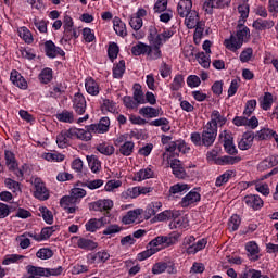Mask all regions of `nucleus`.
I'll return each instance as SVG.
<instances>
[{
  "instance_id": "423d86ee",
  "label": "nucleus",
  "mask_w": 278,
  "mask_h": 278,
  "mask_svg": "<svg viewBox=\"0 0 278 278\" xmlns=\"http://www.w3.org/2000/svg\"><path fill=\"white\" fill-rule=\"evenodd\" d=\"M73 110L78 116H81L83 114H86V108H88L86 102V97L81 94L80 92H77L74 94L73 100Z\"/></svg>"
},
{
  "instance_id": "f3484780",
  "label": "nucleus",
  "mask_w": 278,
  "mask_h": 278,
  "mask_svg": "<svg viewBox=\"0 0 278 278\" xmlns=\"http://www.w3.org/2000/svg\"><path fill=\"white\" fill-rule=\"evenodd\" d=\"M10 80L13 86H16V88H20L21 90H27L28 88L27 80L16 70L11 72Z\"/></svg>"
},
{
  "instance_id": "c03bdc74",
  "label": "nucleus",
  "mask_w": 278,
  "mask_h": 278,
  "mask_svg": "<svg viewBox=\"0 0 278 278\" xmlns=\"http://www.w3.org/2000/svg\"><path fill=\"white\" fill-rule=\"evenodd\" d=\"M260 105L262 110H270V108H273V93L265 92L264 96L260 99Z\"/></svg>"
},
{
  "instance_id": "72a5a7b5",
  "label": "nucleus",
  "mask_w": 278,
  "mask_h": 278,
  "mask_svg": "<svg viewBox=\"0 0 278 278\" xmlns=\"http://www.w3.org/2000/svg\"><path fill=\"white\" fill-rule=\"evenodd\" d=\"M242 157L240 156H229L224 155L220 156L219 160H217V166H232L233 164H238V162H241Z\"/></svg>"
},
{
  "instance_id": "864d4df0",
  "label": "nucleus",
  "mask_w": 278,
  "mask_h": 278,
  "mask_svg": "<svg viewBox=\"0 0 278 278\" xmlns=\"http://www.w3.org/2000/svg\"><path fill=\"white\" fill-rule=\"evenodd\" d=\"M97 151H99V153H101L102 155H113L114 146L108 142H102L97 146Z\"/></svg>"
},
{
  "instance_id": "a878e982",
  "label": "nucleus",
  "mask_w": 278,
  "mask_h": 278,
  "mask_svg": "<svg viewBox=\"0 0 278 278\" xmlns=\"http://www.w3.org/2000/svg\"><path fill=\"white\" fill-rule=\"evenodd\" d=\"M252 27L256 31H266V29H273L275 27V22L273 20L257 18L253 22Z\"/></svg>"
},
{
  "instance_id": "37998d69",
  "label": "nucleus",
  "mask_w": 278,
  "mask_h": 278,
  "mask_svg": "<svg viewBox=\"0 0 278 278\" xmlns=\"http://www.w3.org/2000/svg\"><path fill=\"white\" fill-rule=\"evenodd\" d=\"M101 110L104 114H108V112H110L111 114H116L117 112L115 102L110 99H104L102 101Z\"/></svg>"
},
{
  "instance_id": "473e14b6",
  "label": "nucleus",
  "mask_w": 278,
  "mask_h": 278,
  "mask_svg": "<svg viewBox=\"0 0 278 278\" xmlns=\"http://www.w3.org/2000/svg\"><path fill=\"white\" fill-rule=\"evenodd\" d=\"M188 190H190V185L178 182L169 188V194H173V197H177V194H186Z\"/></svg>"
},
{
  "instance_id": "c756f323",
  "label": "nucleus",
  "mask_w": 278,
  "mask_h": 278,
  "mask_svg": "<svg viewBox=\"0 0 278 278\" xmlns=\"http://www.w3.org/2000/svg\"><path fill=\"white\" fill-rule=\"evenodd\" d=\"M201 22L199 21V13L197 11H191L188 15L185 16V25L188 29H194L197 25Z\"/></svg>"
},
{
  "instance_id": "052dcab7",
  "label": "nucleus",
  "mask_w": 278,
  "mask_h": 278,
  "mask_svg": "<svg viewBox=\"0 0 278 278\" xmlns=\"http://www.w3.org/2000/svg\"><path fill=\"white\" fill-rule=\"evenodd\" d=\"M125 74V60H121L116 65L113 67V77L115 79H121Z\"/></svg>"
},
{
  "instance_id": "e2e57ef3",
  "label": "nucleus",
  "mask_w": 278,
  "mask_h": 278,
  "mask_svg": "<svg viewBox=\"0 0 278 278\" xmlns=\"http://www.w3.org/2000/svg\"><path fill=\"white\" fill-rule=\"evenodd\" d=\"M39 212L47 225H53V213L47 206L39 207Z\"/></svg>"
},
{
  "instance_id": "20e7f679",
  "label": "nucleus",
  "mask_w": 278,
  "mask_h": 278,
  "mask_svg": "<svg viewBox=\"0 0 278 278\" xmlns=\"http://www.w3.org/2000/svg\"><path fill=\"white\" fill-rule=\"evenodd\" d=\"M71 140H81L83 142H90L92 140V130L86 126L84 128L72 127L68 129Z\"/></svg>"
},
{
  "instance_id": "4d7b16f0",
  "label": "nucleus",
  "mask_w": 278,
  "mask_h": 278,
  "mask_svg": "<svg viewBox=\"0 0 278 278\" xmlns=\"http://www.w3.org/2000/svg\"><path fill=\"white\" fill-rule=\"evenodd\" d=\"M119 51H121V48H118V43H116V42L109 43L108 56L112 62H114V60H116V58H118Z\"/></svg>"
},
{
  "instance_id": "2eb2a0df",
  "label": "nucleus",
  "mask_w": 278,
  "mask_h": 278,
  "mask_svg": "<svg viewBox=\"0 0 278 278\" xmlns=\"http://www.w3.org/2000/svg\"><path fill=\"white\" fill-rule=\"evenodd\" d=\"M114 207V201L111 199H101L90 204V208L94 212H108Z\"/></svg>"
},
{
  "instance_id": "bf43d9fd",
  "label": "nucleus",
  "mask_w": 278,
  "mask_h": 278,
  "mask_svg": "<svg viewBox=\"0 0 278 278\" xmlns=\"http://www.w3.org/2000/svg\"><path fill=\"white\" fill-rule=\"evenodd\" d=\"M134 147H136L134 141H126L119 147V153L128 157V155H131V153H134Z\"/></svg>"
},
{
  "instance_id": "6e6d98bb",
  "label": "nucleus",
  "mask_w": 278,
  "mask_h": 278,
  "mask_svg": "<svg viewBox=\"0 0 278 278\" xmlns=\"http://www.w3.org/2000/svg\"><path fill=\"white\" fill-rule=\"evenodd\" d=\"M238 12L240 14L239 25H244L247 18H249V5L247 3L240 4L238 7Z\"/></svg>"
},
{
  "instance_id": "6e6552de",
  "label": "nucleus",
  "mask_w": 278,
  "mask_h": 278,
  "mask_svg": "<svg viewBox=\"0 0 278 278\" xmlns=\"http://www.w3.org/2000/svg\"><path fill=\"white\" fill-rule=\"evenodd\" d=\"M34 197L39 199V201H47L49 199V189L45 186V182L40 178H35L34 180Z\"/></svg>"
},
{
  "instance_id": "4c0bfd02",
  "label": "nucleus",
  "mask_w": 278,
  "mask_h": 278,
  "mask_svg": "<svg viewBox=\"0 0 278 278\" xmlns=\"http://www.w3.org/2000/svg\"><path fill=\"white\" fill-rule=\"evenodd\" d=\"M25 260L24 255L20 254H7L2 261L3 266H10L11 264H21Z\"/></svg>"
},
{
  "instance_id": "680f3d73",
  "label": "nucleus",
  "mask_w": 278,
  "mask_h": 278,
  "mask_svg": "<svg viewBox=\"0 0 278 278\" xmlns=\"http://www.w3.org/2000/svg\"><path fill=\"white\" fill-rule=\"evenodd\" d=\"M87 161L91 173H99L101 170V161L97 156H87Z\"/></svg>"
},
{
  "instance_id": "de8ad7c7",
  "label": "nucleus",
  "mask_w": 278,
  "mask_h": 278,
  "mask_svg": "<svg viewBox=\"0 0 278 278\" xmlns=\"http://www.w3.org/2000/svg\"><path fill=\"white\" fill-rule=\"evenodd\" d=\"M231 177H233V170H226L224 174L216 178L215 186L217 188L225 186V184H227Z\"/></svg>"
},
{
  "instance_id": "6ab92c4d",
  "label": "nucleus",
  "mask_w": 278,
  "mask_h": 278,
  "mask_svg": "<svg viewBox=\"0 0 278 278\" xmlns=\"http://www.w3.org/2000/svg\"><path fill=\"white\" fill-rule=\"evenodd\" d=\"M243 203H245L248 207H252V210H262V207L264 206V201L262 200V198L255 194L245 195L243 199Z\"/></svg>"
},
{
  "instance_id": "0eeeda50",
  "label": "nucleus",
  "mask_w": 278,
  "mask_h": 278,
  "mask_svg": "<svg viewBox=\"0 0 278 278\" xmlns=\"http://www.w3.org/2000/svg\"><path fill=\"white\" fill-rule=\"evenodd\" d=\"M201 201V193L197 190L189 191L179 202L182 207H194Z\"/></svg>"
},
{
  "instance_id": "a19ab883",
  "label": "nucleus",
  "mask_w": 278,
  "mask_h": 278,
  "mask_svg": "<svg viewBox=\"0 0 278 278\" xmlns=\"http://www.w3.org/2000/svg\"><path fill=\"white\" fill-rule=\"evenodd\" d=\"M68 140H71V135L68 130L62 131L56 136V144L59 149H66L68 147Z\"/></svg>"
},
{
  "instance_id": "c85d7f7f",
  "label": "nucleus",
  "mask_w": 278,
  "mask_h": 278,
  "mask_svg": "<svg viewBox=\"0 0 278 278\" xmlns=\"http://www.w3.org/2000/svg\"><path fill=\"white\" fill-rule=\"evenodd\" d=\"M245 250L248 251V255L252 262H257V260H260V247L255 241H249L245 244Z\"/></svg>"
},
{
  "instance_id": "5701e85b",
  "label": "nucleus",
  "mask_w": 278,
  "mask_h": 278,
  "mask_svg": "<svg viewBox=\"0 0 278 278\" xmlns=\"http://www.w3.org/2000/svg\"><path fill=\"white\" fill-rule=\"evenodd\" d=\"M243 45L244 43L242 42V40L236 38L235 35L224 40V47H226L228 51H231L232 53H236L237 51H239V49H242Z\"/></svg>"
},
{
  "instance_id": "58836bf2",
  "label": "nucleus",
  "mask_w": 278,
  "mask_h": 278,
  "mask_svg": "<svg viewBox=\"0 0 278 278\" xmlns=\"http://www.w3.org/2000/svg\"><path fill=\"white\" fill-rule=\"evenodd\" d=\"M125 267L128 270L129 277H136V275H138V273H140L142 268L140 267V264L136 263V261L132 260L125 261Z\"/></svg>"
},
{
  "instance_id": "ddd939ff",
  "label": "nucleus",
  "mask_w": 278,
  "mask_h": 278,
  "mask_svg": "<svg viewBox=\"0 0 278 278\" xmlns=\"http://www.w3.org/2000/svg\"><path fill=\"white\" fill-rule=\"evenodd\" d=\"M144 210L142 208L128 211L127 214L122 217L123 225H134V223H138V220H140V216H142Z\"/></svg>"
},
{
  "instance_id": "aec40b11",
  "label": "nucleus",
  "mask_w": 278,
  "mask_h": 278,
  "mask_svg": "<svg viewBox=\"0 0 278 278\" xmlns=\"http://www.w3.org/2000/svg\"><path fill=\"white\" fill-rule=\"evenodd\" d=\"M140 116L143 118H157V116H162V108H153V106H142L139 110Z\"/></svg>"
},
{
  "instance_id": "bb28decb",
  "label": "nucleus",
  "mask_w": 278,
  "mask_h": 278,
  "mask_svg": "<svg viewBox=\"0 0 278 278\" xmlns=\"http://www.w3.org/2000/svg\"><path fill=\"white\" fill-rule=\"evenodd\" d=\"M113 29L117 36H121L122 38H125L127 36V25L121 17L115 16L113 18Z\"/></svg>"
},
{
  "instance_id": "412c9836",
  "label": "nucleus",
  "mask_w": 278,
  "mask_h": 278,
  "mask_svg": "<svg viewBox=\"0 0 278 278\" xmlns=\"http://www.w3.org/2000/svg\"><path fill=\"white\" fill-rule=\"evenodd\" d=\"M153 177H155V170H153L152 166H148L135 173L132 179L134 181H144L146 179H153Z\"/></svg>"
},
{
  "instance_id": "7c9ffc66",
  "label": "nucleus",
  "mask_w": 278,
  "mask_h": 278,
  "mask_svg": "<svg viewBox=\"0 0 278 278\" xmlns=\"http://www.w3.org/2000/svg\"><path fill=\"white\" fill-rule=\"evenodd\" d=\"M151 127H161V130L164 134H167V131H170V121L166 117H160L157 119L150 122Z\"/></svg>"
},
{
  "instance_id": "f8f14e48",
  "label": "nucleus",
  "mask_w": 278,
  "mask_h": 278,
  "mask_svg": "<svg viewBox=\"0 0 278 278\" xmlns=\"http://www.w3.org/2000/svg\"><path fill=\"white\" fill-rule=\"evenodd\" d=\"M72 240L74 242L76 241L78 249H83L84 251H94V249L99 247V244L93 240H90L84 237L74 236Z\"/></svg>"
},
{
  "instance_id": "f03ea898",
  "label": "nucleus",
  "mask_w": 278,
  "mask_h": 278,
  "mask_svg": "<svg viewBox=\"0 0 278 278\" xmlns=\"http://www.w3.org/2000/svg\"><path fill=\"white\" fill-rule=\"evenodd\" d=\"M181 238V233L172 232L168 236H159L152 239L148 247L151 248L155 253H160L163 249H168V247H173V244H177L179 239Z\"/></svg>"
},
{
  "instance_id": "f257e3e1",
  "label": "nucleus",
  "mask_w": 278,
  "mask_h": 278,
  "mask_svg": "<svg viewBox=\"0 0 278 278\" xmlns=\"http://www.w3.org/2000/svg\"><path fill=\"white\" fill-rule=\"evenodd\" d=\"M216 136H218V130L212 128L210 124H205L202 134L192 132L190 140L195 147H212L216 142Z\"/></svg>"
},
{
  "instance_id": "a211bd4d",
  "label": "nucleus",
  "mask_w": 278,
  "mask_h": 278,
  "mask_svg": "<svg viewBox=\"0 0 278 278\" xmlns=\"http://www.w3.org/2000/svg\"><path fill=\"white\" fill-rule=\"evenodd\" d=\"M89 264H105L110 260V253L105 250L99 251L87 256Z\"/></svg>"
},
{
  "instance_id": "ea45409f",
  "label": "nucleus",
  "mask_w": 278,
  "mask_h": 278,
  "mask_svg": "<svg viewBox=\"0 0 278 278\" xmlns=\"http://www.w3.org/2000/svg\"><path fill=\"white\" fill-rule=\"evenodd\" d=\"M4 157H5V164L9 170H16V166H18V163L16 162V156H14L12 151L5 150Z\"/></svg>"
},
{
  "instance_id": "49530a36",
  "label": "nucleus",
  "mask_w": 278,
  "mask_h": 278,
  "mask_svg": "<svg viewBox=\"0 0 278 278\" xmlns=\"http://www.w3.org/2000/svg\"><path fill=\"white\" fill-rule=\"evenodd\" d=\"M81 36H83L84 42H86L88 45H90V42H94L97 40V36L94 35V31L89 27L83 28Z\"/></svg>"
},
{
  "instance_id": "393cba45",
  "label": "nucleus",
  "mask_w": 278,
  "mask_h": 278,
  "mask_svg": "<svg viewBox=\"0 0 278 278\" xmlns=\"http://www.w3.org/2000/svg\"><path fill=\"white\" fill-rule=\"evenodd\" d=\"M178 16L186 18L192 12V0H180L177 5Z\"/></svg>"
},
{
  "instance_id": "3c124183",
  "label": "nucleus",
  "mask_w": 278,
  "mask_h": 278,
  "mask_svg": "<svg viewBox=\"0 0 278 278\" xmlns=\"http://www.w3.org/2000/svg\"><path fill=\"white\" fill-rule=\"evenodd\" d=\"M148 51L149 46L142 42H138L131 48L132 55H147Z\"/></svg>"
},
{
  "instance_id": "79ce46f5",
  "label": "nucleus",
  "mask_w": 278,
  "mask_h": 278,
  "mask_svg": "<svg viewBox=\"0 0 278 278\" xmlns=\"http://www.w3.org/2000/svg\"><path fill=\"white\" fill-rule=\"evenodd\" d=\"M17 34H18L20 38H22V40H24V42H26V45H31V42H34V37L31 36V31L28 30L27 27L22 26V27L17 28Z\"/></svg>"
},
{
  "instance_id": "b1692460",
  "label": "nucleus",
  "mask_w": 278,
  "mask_h": 278,
  "mask_svg": "<svg viewBox=\"0 0 278 278\" xmlns=\"http://www.w3.org/2000/svg\"><path fill=\"white\" fill-rule=\"evenodd\" d=\"M85 88L88 94L91 97H98L99 92H101V87L99 86V83L94 80L92 77H88L85 79Z\"/></svg>"
},
{
  "instance_id": "8fccbe9b",
  "label": "nucleus",
  "mask_w": 278,
  "mask_h": 278,
  "mask_svg": "<svg viewBox=\"0 0 278 278\" xmlns=\"http://www.w3.org/2000/svg\"><path fill=\"white\" fill-rule=\"evenodd\" d=\"M173 216H179V211L166 210V211L159 213L155 216V218L159 222H164V220H170V218H173Z\"/></svg>"
},
{
  "instance_id": "774afa93",
  "label": "nucleus",
  "mask_w": 278,
  "mask_h": 278,
  "mask_svg": "<svg viewBox=\"0 0 278 278\" xmlns=\"http://www.w3.org/2000/svg\"><path fill=\"white\" fill-rule=\"evenodd\" d=\"M36 257H38V260H51V257H53V250L41 248L37 251Z\"/></svg>"
},
{
  "instance_id": "9d476101",
  "label": "nucleus",
  "mask_w": 278,
  "mask_h": 278,
  "mask_svg": "<svg viewBox=\"0 0 278 278\" xmlns=\"http://www.w3.org/2000/svg\"><path fill=\"white\" fill-rule=\"evenodd\" d=\"M45 51H46V55L51 59L58 58V55H60L61 58H64V55H66L64 50L55 46V43L51 40H48L45 42Z\"/></svg>"
},
{
  "instance_id": "dca6fc26",
  "label": "nucleus",
  "mask_w": 278,
  "mask_h": 278,
  "mask_svg": "<svg viewBox=\"0 0 278 278\" xmlns=\"http://www.w3.org/2000/svg\"><path fill=\"white\" fill-rule=\"evenodd\" d=\"M60 205L63 210L67 211V214H75V212H77V202L72 194L61 198Z\"/></svg>"
},
{
  "instance_id": "c9c22d12",
  "label": "nucleus",
  "mask_w": 278,
  "mask_h": 278,
  "mask_svg": "<svg viewBox=\"0 0 278 278\" xmlns=\"http://www.w3.org/2000/svg\"><path fill=\"white\" fill-rule=\"evenodd\" d=\"M160 210H162V202L160 201L151 202L146 207V218L149 219L152 216H155V214L160 212Z\"/></svg>"
},
{
  "instance_id": "69168bd1",
  "label": "nucleus",
  "mask_w": 278,
  "mask_h": 278,
  "mask_svg": "<svg viewBox=\"0 0 278 278\" xmlns=\"http://www.w3.org/2000/svg\"><path fill=\"white\" fill-rule=\"evenodd\" d=\"M275 131L269 128H263L256 132V138L258 140H270V138H275Z\"/></svg>"
},
{
  "instance_id": "39448f33",
  "label": "nucleus",
  "mask_w": 278,
  "mask_h": 278,
  "mask_svg": "<svg viewBox=\"0 0 278 278\" xmlns=\"http://www.w3.org/2000/svg\"><path fill=\"white\" fill-rule=\"evenodd\" d=\"M175 33L173 30L167 29L164 30L163 33L157 34V29L151 28L150 29V42L153 45H164L166 40H170L173 38Z\"/></svg>"
},
{
  "instance_id": "cd10ccee",
  "label": "nucleus",
  "mask_w": 278,
  "mask_h": 278,
  "mask_svg": "<svg viewBox=\"0 0 278 278\" xmlns=\"http://www.w3.org/2000/svg\"><path fill=\"white\" fill-rule=\"evenodd\" d=\"M170 168L173 170V175L177 177L178 179H184L186 178V169L181 165V161L174 159L170 161Z\"/></svg>"
},
{
  "instance_id": "4468645a",
  "label": "nucleus",
  "mask_w": 278,
  "mask_h": 278,
  "mask_svg": "<svg viewBox=\"0 0 278 278\" xmlns=\"http://www.w3.org/2000/svg\"><path fill=\"white\" fill-rule=\"evenodd\" d=\"M227 123V117L222 115L219 111L214 110L211 114V121L206 123L211 128H215L218 131V127H223Z\"/></svg>"
},
{
  "instance_id": "09e8293b",
  "label": "nucleus",
  "mask_w": 278,
  "mask_h": 278,
  "mask_svg": "<svg viewBox=\"0 0 278 278\" xmlns=\"http://www.w3.org/2000/svg\"><path fill=\"white\" fill-rule=\"evenodd\" d=\"M138 197H140V189L138 187L129 188V189L125 190L124 192H122V194H121V198L124 200L138 199Z\"/></svg>"
},
{
  "instance_id": "4be33fe9",
  "label": "nucleus",
  "mask_w": 278,
  "mask_h": 278,
  "mask_svg": "<svg viewBox=\"0 0 278 278\" xmlns=\"http://www.w3.org/2000/svg\"><path fill=\"white\" fill-rule=\"evenodd\" d=\"M253 140H255L253 132H244L238 142V148L241 151H249L253 147Z\"/></svg>"
},
{
  "instance_id": "9b49d317",
  "label": "nucleus",
  "mask_w": 278,
  "mask_h": 278,
  "mask_svg": "<svg viewBox=\"0 0 278 278\" xmlns=\"http://www.w3.org/2000/svg\"><path fill=\"white\" fill-rule=\"evenodd\" d=\"M173 220L169 224L170 229H188L190 227V222L188 220V215H179L173 216Z\"/></svg>"
},
{
  "instance_id": "a18cd8bd",
  "label": "nucleus",
  "mask_w": 278,
  "mask_h": 278,
  "mask_svg": "<svg viewBox=\"0 0 278 278\" xmlns=\"http://www.w3.org/2000/svg\"><path fill=\"white\" fill-rule=\"evenodd\" d=\"M38 79L41 84H49L51 79H53V70L49 67L43 68L40 72Z\"/></svg>"
},
{
  "instance_id": "e433bc0d",
  "label": "nucleus",
  "mask_w": 278,
  "mask_h": 278,
  "mask_svg": "<svg viewBox=\"0 0 278 278\" xmlns=\"http://www.w3.org/2000/svg\"><path fill=\"white\" fill-rule=\"evenodd\" d=\"M86 231H89L90 233H94V231H98V229H101L103 227V220L91 218L86 224Z\"/></svg>"
},
{
  "instance_id": "f704fd0d",
  "label": "nucleus",
  "mask_w": 278,
  "mask_h": 278,
  "mask_svg": "<svg viewBox=\"0 0 278 278\" xmlns=\"http://www.w3.org/2000/svg\"><path fill=\"white\" fill-rule=\"evenodd\" d=\"M56 119L60 121V123L73 124L75 123V113L68 110H63L56 114Z\"/></svg>"
},
{
  "instance_id": "7ed1b4c3",
  "label": "nucleus",
  "mask_w": 278,
  "mask_h": 278,
  "mask_svg": "<svg viewBox=\"0 0 278 278\" xmlns=\"http://www.w3.org/2000/svg\"><path fill=\"white\" fill-rule=\"evenodd\" d=\"M207 247V239L202 238L197 241L194 236L186 237L182 241V250L187 255H197L199 251H203Z\"/></svg>"
},
{
  "instance_id": "338daca9",
  "label": "nucleus",
  "mask_w": 278,
  "mask_h": 278,
  "mask_svg": "<svg viewBox=\"0 0 278 278\" xmlns=\"http://www.w3.org/2000/svg\"><path fill=\"white\" fill-rule=\"evenodd\" d=\"M4 184L9 190H12L14 192V194H21V184L11 178H7L4 180Z\"/></svg>"
},
{
  "instance_id": "13d9d810",
  "label": "nucleus",
  "mask_w": 278,
  "mask_h": 278,
  "mask_svg": "<svg viewBox=\"0 0 278 278\" xmlns=\"http://www.w3.org/2000/svg\"><path fill=\"white\" fill-rule=\"evenodd\" d=\"M199 64L203 67V68H207L210 66V64H212V60L210 59V54H207L206 52H199L195 55Z\"/></svg>"
},
{
  "instance_id": "603ef678",
  "label": "nucleus",
  "mask_w": 278,
  "mask_h": 278,
  "mask_svg": "<svg viewBox=\"0 0 278 278\" xmlns=\"http://www.w3.org/2000/svg\"><path fill=\"white\" fill-rule=\"evenodd\" d=\"M169 88L173 92L181 90V88H184V76L181 74L176 75L169 85Z\"/></svg>"
},
{
  "instance_id": "5fc2aeb1",
  "label": "nucleus",
  "mask_w": 278,
  "mask_h": 278,
  "mask_svg": "<svg viewBox=\"0 0 278 278\" xmlns=\"http://www.w3.org/2000/svg\"><path fill=\"white\" fill-rule=\"evenodd\" d=\"M64 154L60 152H48L43 154V160L47 162H64Z\"/></svg>"
},
{
  "instance_id": "1a4fd4ad",
  "label": "nucleus",
  "mask_w": 278,
  "mask_h": 278,
  "mask_svg": "<svg viewBox=\"0 0 278 278\" xmlns=\"http://www.w3.org/2000/svg\"><path fill=\"white\" fill-rule=\"evenodd\" d=\"M91 134H108L110 131V117H102L98 124L87 126Z\"/></svg>"
},
{
  "instance_id": "0e129e2a",
  "label": "nucleus",
  "mask_w": 278,
  "mask_h": 278,
  "mask_svg": "<svg viewBox=\"0 0 278 278\" xmlns=\"http://www.w3.org/2000/svg\"><path fill=\"white\" fill-rule=\"evenodd\" d=\"M150 60H160L162 58V50H160V45H154L153 47L149 46V51L147 52Z\"/></svg>"
},
{
  "instance_id": "2f4dec72",
  "label": "nucleus",
  "mask_w": 278,
  "mask_h": 278,
  "mask_svg": "<svg viewBox=\"0 0 278 278\" xmlns=\"http://www.w3.org/2000/svg\"><path fill=\"white\" fill-rule=\"evenodd\" d=\"M233 36H236V38L241 40V42L244 45V42L249 41L251 38V30L249 27L239 24L238 30Z\"/></svg>"
}]
</instances>
